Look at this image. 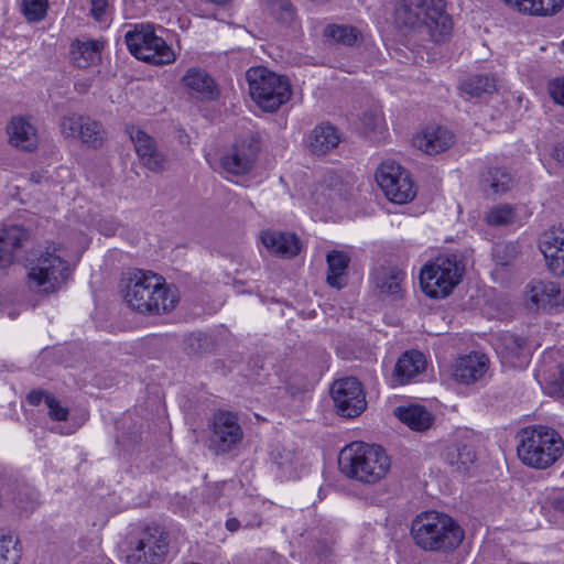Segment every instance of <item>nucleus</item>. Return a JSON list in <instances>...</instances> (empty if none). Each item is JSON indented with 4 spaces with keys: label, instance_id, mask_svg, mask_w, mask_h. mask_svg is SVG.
<instances>
[{
    "label": "nucleus",
    "instance_id": "5701e85b",
    "mask_svg": "<svg viewBox=\"0 0 564 564\" xmlns=\"http://www.w3.org/2000/svg\"><path fill=\"white\" fill-rule=\"evenodd\" d=\"M7 132L12 147L28 152L37 148V130L26 118L13 117L7 126Z\"/></svg>",
    "mask_w": 564,
    "mask_h": 564
},
{
    "label": "nucleus",
    "instance_id": "72a5a7b5",
    "mask_svg": "<svg viewBox=\"0 0 564 564\" xmlns=\"http://www.w3.org/2000/svg\"><path fill=\"white\" fill-rule=\"evenodd\" d=\"M443 457L448 465L456 467L460 471L466 470L474 463L476 453L468 444L454 443L445 448Z\"/></svg>",
    "mask_w": 564,
    "mask_h": 564
},
{
    "label": "nucleus",
    "instance_id": "f03ea898",
    "mask_svg": "<svg viewBox=\"0 0 564 564\" xmlns=\"http://www.w3.org/2000/svg\"><path fill=\"white\" fill-rule=\"evenodd\" d=\"M124 301L130 308L142 314L166 313L175 307L176 296L163 276L138 270L127 281Z\"/></svg>",
    "mask_w": 564,
    "mask_h": 564
},
{
    "label": "nucleus",
    "instance_id": "6e6552de",
    "mask_svg": "<svg viewBox=\"0 0 564 564\" xmlns=\"http://www.w3.org/2000/svg\"><path fill=\"white\" fill-rule=\"evenodd\" d=\"M464 267L456 256L438 258L435 262L421 269L420 284L422 291L432 299H443L452 293L460 282Z\"/></svg>",
    "mask_w": 564,
    "mask_h": 564
},
{
    "label": "nucleus",
    "instance_id": "393cba45",
    "mask_svg": "<svg viewBox=\"0 0 564 564\" xmlns=\"http://www.w3.org/2000/svg\"><path fill=\"white\" fill-rule=\"evenodd\" d=\"M28 232L18 225L0 228V269H6L14 261L17 251L22 247Z\"/></svg>",
    "mask_w": 564,
    "mask_h": 564
},
{
    "label": "nucleus",
    "instance_id": "dca6fc26",
    "mask_svg": "<svg viewBox=\"0 0 564 564\" xmlns=\"http://www.w3.org/2000/svg\"><path fill=\"white\" fill-rule=\"evenodd\" d=\"M549 271L555 276H564V226H553L539 238Z\"/></svg>",
    "mask_w": 564,
    "mask_h": 564
},
{
    "label": "nucleus",
    "instance_id": "4d7b16f0",
    "mask_svg": "<svg viewBox=\"0 0 564 564\" xmlns=\"http://www.w3.org/2000/svg\"><path fill=\"white\" fill-rule=\"evenodd\" d=\"M330 551L326 547L319 555L323 556L324 558H326L328 556V553Z\"/></svg>",
    "mask_w": 564,
    "mask_h": 564
},
{
    "label": "nucleus",
    "instance_id": "a211bd4d",
    "mask_svg": "<svg viewBox=\"0 0 564 564\" xmlns=\"http://www.w3.org/2000/svg\"><path fill=\"white\" fill-rule=\"evenodd\" d=\"M187 94L200 101L216 100L219 96L218 85L215 79L199 67H191L181 79Z\"/></svg>",
    "mask_w": 564,
    "mask_h": 564
},
{
    "label": "nucleus",
    "instance_id": "3c124183",
    "mask_svg": "<svg viewBox=\"0 0 564 564\" xmlns=\"http://www.w3.org/2000/svg\"><path fill=\"white\" fill-rule=\"evenodd\" d=\"M47 394L43 390H32L28 393L26 400L31 405H39L43 399L46 400Z\"/></svg>",
    "mask_w": 564,
    "mask_h": 564
},
{
    "label": "nucleus",
    "instance_id": "6e6d98bb",
    "mask_svg": "<svg viewBox=\"0 0 564 564\" xmlns=\"http://www.w3.org/2000/svg\"><path fill=\"white\" fill-rule=\"evenodd\" d=\"M208 490H213V495L215 496V499L218 497V494H217L218 485L217 484L209 486Z\"/></svg>",
    "mask_w": 564,
    "mask_h": 564
},
{
    "label": "nucleus",
    "instance_id": "58836bf2",
    "mask_svg": "<svg viewBox=\"0 0 564 564\" xmlns=\"http://www.w3.org/2000/svg\"><path fill=\"white\" fill-rule=\"evenodd\" d=\"M514 208L509 204L498 205L486 215V221L490 226H507L516 220Z\"/></svg>",
    "mask_w": 564,
    "mask_h": 564
},
{
    "label": "nucleus",
    "instance_id": "0eeeda50",
    "mask_svg": "<svg viewBox=\"0 0 564 564\" xmlns=\"http://www.w3.org/2000/svg\"><path fill=\"white\" fill-rule=\"evenodd\" d=\"M69 274L68 263L56 253V250H46L30 261L28 286L33 292L51 294L66 283Z\"/></svg>",
    "mask_w": 564,
    "mask_h": 564
},
{
    "label": "nucleus",
    "instance_id": "49530a36",
    "mask_svg": "<svg viewBox=\"0 0 564 564\" xmlns=\"http://www.w3.org/2000/svg\"><path fill=\"white\" fill-rule=\"evenodd\" d=\"M118 227L119 223L113 217H106L98 221V230L107 237L113 236Z\"/></svg>",
    "mask_w": 564,
    "mask_h": 564
},
{
    "label": "nucleus",
    "instance_id": "2eb2a0df",
    "mask_svg": "<svg viewBox=\"0 0 564 564\" xmlns=\"http://www.w3.org/2000/svg\"><path fill=\"white\" fill-rule=\"evenodd\" d=\"M242 436V429L236 414L228 411H218L214 414L210 442L217 453L231 451L241 442Z\"/></svg>",
    "mask_w": 564,
    "mask_h": 564
},
{
    "label": "nucleus",
    "instance_id": "c9c22d12",
    "mask_svg": "<svg viewBox=\"0 0 564 564\" xmlns=\"http://www.w3.org/2000/svg\"><path fill=\"white\" fill-rule=\"evenodd\" d=\"M324 36L330 39L336 44L345 46L355 45L361 37V32L349 24H328L324 29Z\"/></svg>",
    "mask_w": 564,
    "mask_h": 564
},
{
    "label": "nucleus",
    "instance_id": "20e7f679",
    "mask_svg": "<svg viewBox=\"0 0 564 564\" xmlns=\"http://www.w3.org/2000/svg\"><path fill=\"white\" fill-rule=\"evenodd\" d=\"M411 534L415 544L425 551L451 552L464 539L460 527L447 514L422 512L412 521Z\"/></svg>",
    "mask_w": 564,
    "mask_h": 564
},
{
    "label": "nucleus",
    "instance_id": "37998d69",
    "mask_svg": "<svg viewBox=\"0 0 564 564\" xmlns=\"http://www.w3.org/2000/svg\"><path fill=\"white\" fill-rule=\"evenodd\" d=\"M547 91L555 104L564 107V76L552 79L547 85Z\"/></svg>",
    "mask_w": 564,
    "mask_h": 564
},
{
    "label": "nucleus",
    "instance_id": "a18cd8bd",
    "mask_svg": "<svg viewBox=\"0 0 564 564\" xmlns=\"http://www.w3.org/2000/svg\"><path fill=\"white\" fill-rule=\"evenodd\" d=\"M90 13L99 23H108V2H91Z\"/></svg>",
    "mask_w": 564,
    "mask_h": 564
},
{
    "label": "nucleus",
    "instance_id": "e433bc0d",
    "mask_svg": "<svg viewBox=\"0 0 564 564\" xmlns=\"http://www.w3.org/2000/svg\"><path fill=\"white\" fill-rule=\"evenodd\" d=\"M538 377L543 378V389L552 397H564V366L558 364L550 370H539Z\"/></svg>",
    "mask_w": 564,
    "mask_h": 564
},
{
    "label": "nucleus",
    "instance_id": "423d86ee",
    "mask_svg": "<svg viewBox=\"0 0 564 564\" xmlns=\"http://www.w3.org/2000/svg\"><path fill=\"white\" fill-rule=\"evenodd\" d=\"M246 76L250 96L263 111L278 110L291 97L292 90L289 80L265 67L250 68Z\"/></svg>",
    "mask_w": 564,
    "mask_h": 564
},
{
    "label": "nucleus",
    "instance_id": "c85d7f7f",
    "mask_svg": "<svg viewBox=\"0 0 564 564\" xmlns=\"http://www.w3.org/2000/svg\"><path fill=\"white\" fill-rule=\"evenodd\" d=\"M395 416L411 430L423 432L433 424V415L422 405L398 406L394 410Z\"/></svg>",
    "mask_w": 564,
    "mask_h": 564
},
{
    "label": "nucleus",
    "instance_id": "79ce46f5",
    "mask_svg": "<svg viewBox=\"0 0 564 564\" xmlns=\"http://www.w3.org/2000/svg\"><path fill=\"white\" fill-rule=\"evenodd\" d=\"M45 403L48 408V415L54 421H66L68 409L61 405V402L53 395L47 394Z\"/></svg>",
    "mask_w": 564,
    "mask_h": 564
},
{
    "label": "nucleus",
    "instance_id": "ddd939ff",
    "mask_svg": "<svg viewBox=\"0 0 564 564\" xmlns=\"http://www.w3.org/2000/svg\"><path fill=\"white\" fill-rule=\"evenodd\" d=\"M61 132L64 137L78 139L94 149L101 147L105 140V130L101 123L84 115L72 113L63 117Z\"/></svg>",
    "mask_w": 564,
    "mask_h": 564
},
{
    "label": "nucleus",
    "instance_id": "bf43d9fd",
    "mask_svg": "<svg viewBox=\"0 0 564 564\" xmlns=\"http://www.w3.org/2000/svg\"><path fill=\"white\" fill-rule=\"evenodd\" d=\"M501 264H507L508 263V260H501L500 261Z\"/></svg>",
    "mask_w": 564,
    "mask_h": 564
},
{
    "label": "nucleus",
    "instance_id": "8fccbe9b",
    "mask_svg": "<svg viewBox=\"0 0 564 564\" xmlns=\"http://www.w3.org/2000/svg\"><path fill=\"white\" fill-rule=\"evenodd\" d=\"M505 252L507 253L510 258H514L519 250H518V246L513 242H507V243H502V245H497L495 247V254L498 257V254L500 252Z\"/></svg>",
    "mask_w": 564,
    "mask_h": 564
},
{
    "label": "nucleus",
    "instance_id": "864d4df0",
    "mask_svg": "<svg viewBox=\"0 0 564 564\" xmlns=\"http://www.w3.org/2000/svg\"><path fill=\"white\" fill-rule=\"evenodd\" d=\"M226 528H227L229 531L235 532V531H237V530H238V528H239V521H238L237 519H235V518H232V519H228V520L226 521Z\"/></svg>",
    "mask_w": 564,
    "mask_h": 564
},
{
    "label": "nucleus",
    "instance_id": "cd10ccee",
    "mask_svg": "<svg viewBox=\"0 0 564 564\" xmlns=\"http://www.w3.org/2000/svg\"><path fill=\"white\" fill-rule=\"evenodd\" d=\"M308 140L312 153L323 155L339 144L340 135L334 126L322 123L312 130Z\"/></svg>",
    "mask_w": 564,
    "mask_h": 564
},
{
    "label": "nucleus",
    "instance_id": "2f4dec72",
    "mask_svg": "<svg viewBox=\"0 0 564 564\" xmlns=\"http://www.w3.org/2000/svg\"><path fill=\"white\" fill-rule=\"evenodd\" d=\"M459 90L467 99L490 95L497 90V78L491 75H473L460 82Z\"/></svg>",
    "mask_w": 564,
    "mask_h": 564
},
{
    "label": "nucleus",
    "instance_id": "4c0bfd02",
    "mask_svg": "<svg viewBox=\"0 0 564 564\" xmlns=\"http://www.w3.org/2000/svg\"><path fill=\"white\" fill-rule=\"evenodd\" d=\"M22 549L12 534L0 533V564H19Z\"/></svg>",
    "mask_w": 564,
    "mask_h": 564
},
{
    "label": "nucleus",
    "instance_id": "de8ad7c7",
    "mask_svg": "<svg viewBox=\"0 0 564 564\" xmlns=\"http://www.w3.org/2000/svg\"><path fill=\"white\" fill-rule=\"evenodd\" d=\"M544 507L552 508L555 511L564 512V495L560 492L549 495L544 499Z\"/></svg>",
    "mask_w": 564,
    "mask_h": 564
},
{
    "label": "nucleus",
    "instance_id": "4be33fe9",
    "mask_svg": "<svg viewBox=\"0 0 564 564\" xmlns=\"http://www.w3.org/2000/svg\"><path fill=\"white\" fill-rule=\"evenodd\" d=\"M413 143L426 154L435 155L446 151L454 143V134L445 127L429 126L413 139Z\"/></svg>",
    "mask_w": 564,
    "mask_h": 564
},
{
    "label": "nucleus",
    "instance_id": "b1692460",
    "mask_svg": "<svg viewBox=\"0 0 564 564\" xmlns=\"http://www.w3.org/2000/svg\"><path fill=\"white\" fill-rule=\"evenodd\" d=\"M105 42L99 40H75L70 43L69 57L75 67L88 68L101 59Z\"/></svg>",
    "mask_w": 564,
    "mask_h": 564
},
{
    "label": "nucleus",
    "instance_id": "4468645a",
    "mask_svg": "<svg viewBox=\"0 0 564 564\" xmlns=\"http://www.w3.org/2000/svg\"><path fill=\"white\" fill-rule=\"evenodd\" d=\"M167 552L165 533L159 528H147L135 549L128 555L129 564H161Z\"/></svg>",
    "mask_w": 564,
    "mask_h": 564
},
{
    "label": "nucleus",
    "instance_id": "9d476101",
    "mask_svg": "<svg viewBox=\"0 0 564 564\" xmlns=\"http://www.w3.org/2000/svg\"><path fill=\"white\" fill-rule=\"evenodd\" d=\"M376 181L388 199L405 204L416 195L410 173L394 161H384L376 172Z\"/></svg>",
    "mask_w": 564,
    "mask_h": 564
},
{
    "label": "nucleus",
    "instance_id": "bb28decb",
    "mask_svg": "<svg viewBox=\"0 0 564 564\" xmlns=\"http://www.w3.org/2000/svg\"><path fill=\"white\" fill-rule=\"evenodd\" d=\"M424 355L417 350L405 351L397 361L392 380L397 384H405L425 369Z\"/></svg>",
    "mask_w": 564,
    "mask_h": 564
},
{
    "label": "nucleus",
    "instance_id": "473e14b6",
    "mask_svg": "<svg viewBox=\"0 0 564 564\" xmlns=\"http://www.w3.org/2000/svg\"><path fill=\"white\" fill-rule=\"evenodd\" d=\"M327 283L335 289H341L344 276L349 264V257L343 251H330L327 257Z\"/></svg>",
    "mask_w": 564,
    "mask_h": 564
},
{
    "label": "nucleus",
    "instance_id": "f704fd0d",
    "mask_svg": "<svg viewBox=\"0 0 564 564\" xmlns=\"http://www.w3.org/2000/svg\"><path fill=\"white\" fill-rule=\"evenodd\" d=\"M506 2L516 12L533 17H552L563 9L564 2Z\"/></svg>",
    "mask_w": 564,
    "mask_h": 564
},
{
    "label": "nucleus",
    "instance_id": "5fc2aeb1",
    "mask_svg": "<svg viewBox=\"0 0 564 564\" xmlns=\"http://www.w3.org/2000/svg\"><path fill=\"white\" fill-rule=\"evenodd\" d=\"M2 488H3V491H9L10 492V499H2V502L3 501L15 502V497H14L15 486L13 488H8V487H2Z\"/></svg>",
    "mask_w": 564,
    "mask_h": 564
},
{
    "label": "nucleus",
    "instance_id": "e2e57ef3",
    "mask_svg": "<svg viewBox=\"0 0 564 564\" xmlns=\"http://www.w3.org/2000/svg\"><path fill=\"white\" fill-rule=\"evenodd\" d=\"M1 503H2V502L0 501V505H1Z\"/></svg>",
    "mask_w": 564,
    "mask_h": 564
},
{
    "label": "nucleus",
    "instance_id": "680f3d73",
    "mask_svg": "<svg viewBox=\"0 0 564 564\" xmlns=\"http://www.w3.org/2000/svg\"><path fill=\"white\" fill-rule=\"evenodd\" d=\"M214 19H219L216 13L213 14Z\"/></svg>",
    "mask_w": 564,
    "mask_h": 564
},
{
    "label": "nucleus",
    "instance_id": "13d9d810",
    "mask_svg": "<svg viewBox=\"0 0 564 564\" xmlns=\"http://www.w3.org/2000/svg\"><path fill=\"white\" fill-rule=\"evenodd\" d=\"M214 3H215V4H217V6H221V7H224V4H226L227 2H220V1H217V2H214Z\"/></svg>",
    "mask_w": 564,
    "mask_h": 564
},
{
    "label": "nucleus",
    "instance_id": "f257e3e1",
    "mask_svg": "<svg viewBox=\"0 0 564 564\" xmlns=\"http://www.w3.org/2000/svg\"><path fill=\"white\" fill-rule=\"evenodd\" d=\"M444 2H398L394 22L405 33L427 36L434 43L447 42L453 32V19Z\"/></svg>",
    "mask_w": 564,
    "mask_h": 564
},
{
    "label": "nucleus",
    "instance_id": "052dcab7",
    "mask_svg": "<svg viewBox=\"0 0 564 564\" xmlns=\"http://www.w3.org/2000/svg\"><path fill=\"white\" fill-rule=\"evenodd\" d=\"M562 51L564 52V41L561 44Z\"/></svg>",
    "mask_w": 564,
    "mask_h": 564
},
{
    "label": "nucleus",
    "instance_id": "7c9ffc66",
    "mask_svg": "<svg viewBox=\"0 0 564 564\" xmlns=\"http://www.w3.org/2000/svg\"><path fill=\"white\" fill-rule=\"evenodd\" d=\"M404 278V272L397 268L380 269L375 275V284L381 294L399 299L401 297V285Z\"/></svg>",
    "mask_w": 564,
    "mask_h": 564
},
{
    "label": "nucleus",
    "instance_id": "412c9836",
    "mask_svg": "<svg viewBox=\"0 0 564 564\" xmlns=\"http://www.w3.org/2000/svg\"><path fill=\"white\" fill-rule=\"evenodd\" d=\"M260 240L276 257L291 259L301 251V241L293 232L267 229L261 231Z\"/></svg>",
    "mask_w": 564,
    "mask_h": 564
},
{
    "label": "nucleus",
    "instance_id": "f8f14e48",
    "mask_svg": "<svg viewBox=\"0 0 564 564\" xmlns=\"http://www.w3.org/2000/svg\"><path fill=\"white\" fill-rule=\"evenodd\" d=\"M259 151L260 138L257 133H248L239 137L232 150L223 155L220 160L221 167L227 173L245 175L252 170Z\"/></svg>",
    "mask_w": 564,
    "mask_h": 564
},
{
    "label": "nucleus",
    "instance_id": "39448f33",
    "mask_svg": "<svg viewBox=\"0 0 564 564\" xmlns=\"http://www.w3.org/2000/svg\"><path fill=\"white\" fill-rule=\"evenodd\" d=\"M517 452L520 460L530 467L545 469L563 454L564 441L554 430L544 425L528 426L518 434Z\"/></svg>",
    "mask_w": 564,
    "mask_h": 564
},
{
    "label": "nucleus",
    "instance_id": "a19ab883",
    "mask_svg": "<svg viewBox=\"0 0 564 564\" xmlns=\"http://www.w3.org/2000/svg\"><path fill=\"white\" fill-rule=\"evenodd\" d=\"M274 18L281 23H290L295 15V8L292 2H270Z\"/></svg>",
    "mask_w": 564,
    "mask_h": 564
},
{
    "label": "nucleus",
    "instance_id": "09e8293b",
    "mask_svg": "<svg viewBox=\"0 0 564 564\" xmlns=\"http://www.w3.org/2000/svg\"><path fill=\"white\" fill-rule=\"evenodd\" d=\"M2 487L13 488L14 481L13 479L8 476L4 471H0V501L2 502V499H10V492L3 491Z\"/></svg>",
    "mask_w": 564,
    "mask_h": 564
},
{
    "label": "nucleus",
    "instance_id": "7ed1b4c3",
    "mask_svg": "<svg viewBox=\"0 0 564 564\" xmlns=\"http://www.w3.org/2000/svg\"><path fill=\"white\" fill-rule=\"evenodd\" d=\"M338 467L347 478L373 485L388 475L391 460L380 445L355 442L340 451Z\"/></svg>",
    "mask_w": 564,
    "mask_h": 564
},
{
    "label": "nucleus",
    "instance_id": "aec40b11",
    "mask_svg": "<svg viewBox=\"0 0 564 564\" xmlns=\"http://www.w3.org/2000/svg\"><path fill=\"white\" fill-rule=\"evenodd\" d=\"M128 132L143 165L153 172L163 171L165 158L158 150L154 139L135 127L129 128Z\"/></svg>",
    "mask_w": 564,
    "mask_h": 564
},
{
    "label": "nucleus",
    "instance_id": "c756f323",
    "mask_svg": "<svg viewBox=\"0 0 564 564\" xmlns=\"http://www.w3.org/2000/svg\"><path fill=\"white\" fill-rule=\"evenodd\" d=\"M511 185L512 176L506 169L489 167L481 177L482 191L490 197L507 193Z\"/></svg>",
    "mask_w": 564,
    "mask_h": 564
},
{
    "label": "nucleus",
    "instance_id": "c03bdc74",
    "mask_svg": "<svg viewBox=\"0 0 564 564\" xmlns=\"http://www.w3.org/2000/svg\"><path fill=\"white\" fill-rule=\"evenodd\" d=\"M381 120L382 118L380 113L376 110H367L361 117V122L366 131H375L379 127Z\"/></svg>",
    "mask_w": 564,
    "mask_h": 564
},
{
    "label": "nucleus",
    "instance_id": "6ab92c4d",
    "mask_svg": "<svg viewBox=\"0 0 564 564\" xmlns=\"http://www.w3.org/2000/svg\"><path fill=\"white\" fill-rule=\"evenodd\" d=\"M497 351L503 362L513 368H523L531 356V347L527 338L510 333L499 337Z\"/></svg>",
    "mask_w": 564,
    "mask_h": 564
},
{
    "label": "nucleus",
    "instance_id": "a878e982",
    "mask_svg": "<svg viewBox=\"0 0 564 564\" xmlns=\"http://www.w3.org/2000/svg\"><path fill=\"white\" fill-rule=\"evenodd\" d=\"M487 361L485 355L470 354L463 356L456 360L453 376L458 382L474 383L486 373Z\"/></svg>",
    "mask_w": 564,
    "mask_h": 564
},
{
    "label": "nucleus",
    "instance_id": "9b49d317",
    "mask_svg": "<svg viewBox=\"0 0 564 564\" xmlns=\"http://www.w3.org/2000/svg\"><path fill=\"white\" fill-rule=\"evenodd\" d=\"M330 394L337 413L344 417H356L367 408L366 394L357 378L336 380L330 388Z\"/></svg>",
    "mask_w": 564,
    "mask_h": 564
},
{
    "label": "nucleus",
    "instance_id": "603ef678",
    "mask_svg": "<svg viewBox=\"0 0 564 564\" xmlns=\"http://www.w3.org/2000/svg\"><path fill=\"white\" fill-rule=\"evenodd\" d=\"M553 158L564 164V145H557L553 150Z\"/></svg>",
    "mask_w": 564,
    "mask_h": 564
},
{
    "label": "nucleus",
    "instance_id": "1a4fd4ad",
    "mask_svg": "<svg viewBox=\"0 0 564 564\" xmlns=\"http://www.w3.org/2000/svg\"><path fill=\"white\" fill-rule=\"evenodd\" d=\"M124 40L130 53L144 62L166 65L175 59L172 48L150 26L135 25L134 30L127 32Z\"/></svg>",
    "mask_w": 564,
    "mask_h": 564
},
{
    "label": "nucleus",
    "instance_id": "ea45409f",
    "mask_svg": "<svg viewBox=\"0 0 564 564\" xmlns=\"http://www.w3.org/2000/svg\"><path fill=\"white\" fill-rule=\"evenodd\" d=\"M48 9V2H20V12L30 23L42 21Z\"/></svg>",
    "mask_w": 564,
    "mask_h": 564
},
{
    "label": "nucleus",
    "instance_id": "f3484780",
    "mask_svg": "<svg viewBox=\"0 0 564 564\" xmlns=\"http://www.w3.org/2000/svg\"><path fill=\"white\" fill-rule=\"evenodd\" d=\"M529 302L538 310L551 311L564 305V293L557 282L533 280L527 286Z\"/></svg>",
    "mask_w": 564,
    "mask_h": 564
}]
</instances>
